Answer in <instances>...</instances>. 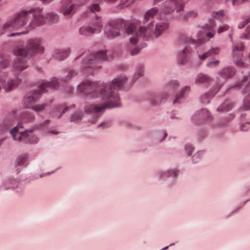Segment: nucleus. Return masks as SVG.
<instances>
[{"label":"nucleus","mask_w":250,"mask_h":250,"mask_svg":"<svg viewBox=\"0 0 250 250\" xmlns=\"http://www.w3.org/2000/svg\"><path fill=\"white\" fill-rule=\"evenodd\" d=\"M13 84L14 81L13 80H9L8 81L7 83L4 86L5 91L7 92L10 91L12 89Z\"/></svg>","instance_id":"e433bc0d"},{"label":"nucleus","mask_w":250,"mask_h":250,"mask_svg":"<svg viewBox=\"0 0 250 250\" xmlns=\"http://www.w3.org/2000/svg\"><path fill=\"white\" fill-rule=\"evenodd\" d=\"M52 133H54L55 134H57L58 133V132H54V131H52Z\"/></svg>","instance_id":"680f3d73"},{"label":"nucleus","mask_w":250,"mask_h":250,"mask_svg":"<svg viewBox=\"0 0 250 250\" xmlns=\"http://www.w3.org/2000/svg\"><path fill=\"white\" fill-rule=\"evenodd\" d=\"M46 19L51 23H56L59 21V16L57 14L53 12L48 13L46 15Z\"/></svg>","instance_id":"c85d7f7f"},{"label":"nucleus","mask_w":250,"mask_h":250,"mask_svg":"<svg viewBox=\"0 0 250 250\" xmlns=\"http://www.w3.org/2000/svg\"><path fill=\"white\" fill-rule=\"evenodd\" d=\"M105 124L104 123H103V124H100V125H98V127H100V126H103Z\"/></svg>","instance_id":"052dcab7"},{"label":"nucleus","mask_w":250,"mask_h":250,"mask_svg":"<svg viewBox=\"0 0 250 250\" xmlns=\"http://www.w3.org/2000/svg\"><path fill=\"white\" fill-rule=\"evenodd\" d=\"M242 38L246 39H250V25L248 27L246 32L244 33L243 36L242 37Z\"/></svg>","instance_id":"58836bf2"},{"label":"nucleus","mask_w":250,"mask_h":250,"mask_svg":"<svg viewBox=\"0 0 250 250\" xmlns=\"http://www.w3.org/2000/svg\"><path fill=\"white\" fill-rule=\"evenodd\" d=\"M22 126L21 125H17V138H18V140L19 141H24L25 142H30L31 143H36L37 142V140L36 138L35 140L32 141L30 139V136L27 133V131H25L24 132H18V128L21 127Z\"/></svg>","instance_id":"a211bd4d"},{"label":"nucleus","mask_w":250,"mask_h":250,"mask_svg":"<svg viewBox=\"0 0 250 250\" xmlns=\"http://www.w3.org/2000/svg\"><path fill=\"white\" fill-rule=\"evenodd\" d=\"M167 136V133H165V135H164V137H166Z\"/></svg>","instance_id":"e2e57ef3"},{"label":"nucleus","mask_w":250,"mask_h":250,"mask_svg":"<svg viewBox=\"0 0 250 250\" xmlns=\"http://www.w3.org/2000/svg\"><path fill=\"white\" fill-rule=\"evenodd\" d=\"M35 118V116L32 114L23 113L21 115L20 120L22 122L27 123L33 122Z\"/></svg>","instance_id":"cd10ccee"},{"label":"nucleus","mask_w":250,"mask_h":250,"mask_svg":"<svg viewBox=\"0 0 250 250\" xmlns=\"http://www.w3.org/2000/svg\"><path fill=\"white\" fill-rule=\"evenodd\" d=\"M127 78L121 76L113 80L111 83H100L96 82L86 81L81 83L78 86V91L85 95H90L92 97H101L104 101V103L98 104H89L85 107L86 113L95 114L94 119L91 121L95 123L98 117L102 111L106 108L118 107L120 105V98L115 92L120 89Z\"/></svg>","instance_id":"f257e3e1"},{"label":"nucleus","mask_w":250,"mask_h":250,"mask_svg":"<svg viewBox=\"0 0 250 250\" xmlns=\"http://www.w3.org/2000/svg\"><path fill=\"white\" fill-rule=\"evenodd\" d=\"M229 38H230V41H231V42H232V35H231V34H230L229 35Z\"/></svg>","instance_id":"bf43d9fd"},{"label":"nucleus","mask_w":250,"mask_h":250,"mask_svg":"<svg viewBox=\"0 0 250 250\" xmlns=\"http://www.w3.org/2000/svg\"><path fill=\"white\" fill-rule=\"evenodd\" d=\"M16 82H17V84H18V83H19L18 82V79L17 78V80H16Z\"/></svg>","instance_id":"0e129e2a"},{"label":"nucleus","mask_w":250,"mask_h":250,"mask_svg":"<svg viewBox=\"0 0 250 250\" xmlns=\"http://www.w3.org/2000/svg\"><path fill=\"white\" fill-rule=\"evenodd\" d=\"M140 49L141 48H139L138 47L134 48L131 51V55L132 56L136 55L139 51Z\"/></svg>","instance_id":"3c124183"},{"label":"nucleus","mask_w":250,"mask_h":250,"mask_svg":"<svg viewBox=\"0 0 250 250\" xmlns=\"http://www.w3.org/2000/svg\"><path fill=\"white\" fill-rule=\"evenodd\" d=\"M32 10L21 11L17 13V30L23 29L25 30L29 19L31 18Z\"/></svg>","instance_id":"f8f14e48"},{"label":"nucleus","mask_w":250,"mask_h":250,"mask_svg":"<svg viewBox=\"0 0 250 250\" xmlns=\"http://www.w3.org/2000/svg\"><path fill=\"white\" fill-rule=\"evenodd\" d=\"M224 15V11H219L218 12H216L213 15V17L215 18H219L220 17H223Z\"/></svg>","instance_id":"37998d69"},{"label":"nucleus","mask_w":250,"mask_h":250,"mask_svg":"<svg viewBox=\"0 0 250 250\" xmlns=\"http://www.w3.org/2000/svg\"><path fill=\"white\" fill-rule=\"evenodd\" d=\"M49 123H50V120H47L45 121H44L43 123L37 125L36 127L37 128L39 129V128L42 127V126L46 125L49 124Z\"/></svg>","instance_id":"8fccbe9b"},{"label":"nucleus","mask_w":250,"mask_h":250,"mask_svg":"<svg viewBox=\"0 0 250 250\" xmlns=\"http://www.w3.org/2000/svg\"><path fill=\"white\" fill-rule=\"evenodd\" d=\"M77 74V72H76L75 71L70 70L68 72L67 76H66L65 77H64L63 80L65 82H66L68 81L69 80H70L71 78L76 76Z\"/></svg>","instance_id":"473e14b6"},{"label":"nucleus","mask_w":250,"mask_h":250,"mask_svg":"<svg viewBox=\"0 0 250 250\" xmlns=\"http://www.w3.org/2000/svg\"><path fill=\"white\" fill-rule=\"evenodd\" d=\"M94 28L90 26H83L79 29L80 33L81 35L89 36L93 34L97 30L101 31L102 28V22L100 17H96V21L93 23Z\"/></svg>","instance_id":"4468645a"},{"label":"nucleus","mask_w":250,"mask_h":250,"mask_svg":"<svg viewBox=\"0 0 250 250\" xmlns=\"http://www.w3.org/2000/svg\"><path fill=\"white\" fill-rule=\"evenodd\" d=\"M15 184V180L13 177H8L6 178L3 184V188L5 189H14Z\"/></svg>","instance_id":"5701e85b"},{"label":"nucleus","mask_w":250,"mask_h":250,"mask_svg":"<svg viewBox=\"0 0 250 250\" xmlns=\"http://www.w3.org/2000/svg\"><path fill=\"white\" fill-rule=\"evenodd\" d=\"M143 67L142 66H139L136 69L134 74V78L136 80L143 75Z\"/></svg>","instance_id":"2f4dec72"},{"label":"nucleus","mask_w":250,"mask_h":250,"mask_svg":"<svg viewBox=\"0 0 250 250\" xmlns=\"http://www.w3.org/2000/svg\"><path fill=\"white\" fill-rule=\"evenodd\" d=\"M13 54H15V51H13Z\"/></svg>","instance_id":"338daca9"},{"label":"nucleus","mask_w":250,"mask_h":250,"mask_svg":"<svg viewBox=\"0 0 250 250\" xmlns=\"http://www.w3.org/2000/svg\"><path fill=\"white\" fill-rule=\"evenodd\" d=\"M220 48L218 47H215L210 49L202 55H198V57L200 60H203L209 57L217 55L220 53Z\"/></svg>","instance_id":"412c9836"},{"label":"nucleus","mask_w":250,"mask_h":250,"mask_svg":"<svg viewBox=\"0 0 250 250\" xmlns=\"http://www.w3.org/2000/svg\"><path fill=\"white\" fill-rule=\"evenodd\" d=\"M4 140H5L4 138L0 139V146L3 143V141H4Z\"/></svg>","instance_id":"6e6d98bb"},{"label":"nucleus","mask_w":250,"mask_h":250,"mask_svg":"<svg viewBox=\"0 0 250 250\" xmlns=\"http://www.w3.org/2000/svg\"><path fill=\"white\" fill-rule=\"evenodd\" d=\"M219 63L220 62L218 60L210 61L207 63V66L209 68H212L218 66L219 64Z\"/></svg>","instance_id":"f704fd0d"},{"label":"nucleus","mask_w":250,"mask_h":250,"mask_svg":"<svg viewBox=\"0 0 250 250\" xmlns=\"http://www.w3.org/2000/svg\"><path fill=\"white\" fill-rule=\"evenodd\" d=\"M61 115L59 116V118H61Z\"/></svg>","instance_id":"774afa93"},{"label":"nucleus","mask_w":250,"mask_h":250,"mask_svg":"<svg viewBox=\"0 0 250 250\" xmlns=\"http://www.w3.org/2000/svg\"><path fill=\"white\" fill-rule=\"evenodd\" d=\"M69 53V49H59L55 51L54 57L59 60L65 59Z\"/></svg>","instance_id":"4be33fe9"},{"label":"nucleus","mask_w":250,"mask_h":250,"mask_svg":"<svg viewBox=\"0 0 250 250\" xmlns=\"http://www.w3.org/2000/svg\"><path fill=\"white\" fill-rule=\"evenodd\" d=\"M15 22L12 21H8L5 22L2 28L0 29V35L5 34L8 37L15 36L16 33L11 32L15 30Z\"/></svg>","instance_id":"f3484780"},{"label":"nucleus","mask_w":250,"mask_h":250,"mask_svg":"<svg viewBox=\"0 0 250 250\" xmlns=\"http://www.w3.org/2000/svg\"><path fill=\"white\" fill-rule=\"evenodd\" d=\"M41 42L40 39H32L28 41L27 47L20 48L17 50V71H22L27 67L26 60L28 57L42 52L44 48L41 45Z\"/></svg>","instance_id":"7ed1b4c3"},{"label":"nucleus","mask_w":250,"mask_h":250,"mask_svg":"<svg viewBox=\"0 0 250 250\" xmlns=\"http://www.w3.org/2000/svg\"><path fill=\"white\" fill-rule=\"evenodd\" d=\"M200 159V153L198 152L197 153L195 154L192 157V161L194 163L197 162Z\"/></svg>","instance_id":"49530a36"},{"label":"nucleus","mask_w":250,"mask_h":250,"mask_svg":"<svg viewBox=\"0 0 250 250\" xmlns=\"http://www.w3.org/2000/svg\"><path fill=\"white\" fill-rule=\"evenodd\" d=\"M190 88L189 86H185L181 91L179 95H177L173 101L174 104L179 103L181 99L184 98L190 91Z\"/></svg>","instance_id":"393cba45"},{"label":"nucleus","mask_w":250,"mask_h":250,"mask_svg":"<svg viewBox=\"0 0 250 250\" xmlns=\"http://www.w3.org/2000/svg\"><path fill=\"white\" fill-rule=\"evenodd\" d=\"M16 114L14 111L8 114L3 121L0 124V134H3L13 125L15 121Z\"/></svg>","instance_id":"dca6fc26"},{"label":"nucleus","mask_w":250,"mask_h":250,"mask_svg":"<svg viewBox=\"0 0 250 250\" xmlns=\"http://www.w3.org/2000/svg\"><path fill=\"white\" fill-rule=\"evenodd\" d=\"M229 29V26L227 25H224L218 28L217 30L218 33L220 34L223 32L226 31Z\"/></svg>","instance_id":"ea45409f"},{"label":"nucleus","mask_w":250,"mask_h":250,"mask_svg":"<svg viewBox=\"0 0 250 250\" xmlns=\"http://www.w3.org/2000/svg\"><path fill=\"white\" fill-rule=\"evenodd\" d=\"M10 134L12 135L13 139L15 140L16 136V126L13 127L10 131Z\"/></svg>","instance_id":"603ef678"},{"label":"nucleus","mask_w":250,"mask_h":250,"mask_svg":"<svg viewBox=\"0 0 250 250\" xmlns=\"http://www.w3.org/2000/svg\"><path fill=\"white\" fill-rule=\"evenodd\" d=\"M82 113L81 112H77L74 114L71 117V121H78L82 118Z\"/></svg>","instance_id":"72a5a7b5"},{"label":"nucleus","mask_w":250,"mask_h":250,"mask_svg":"<svg viewBox=\"0 0 250 250\" xmlns=\"http://www.w3.org/2000/svg\"><path fill=\"white\" fill-rule=\"evenodd\" d=\"M213 36L214 34L212 32L205 31L203 33H199L197 40H192L188 38H186L185 39V42L188 43V44L179 55V63L184 64L189 61L192 54V49L190 46V44H194L196 47V45L197 44L203 43L208 40L207 38H213Z\"/></svg>","instance_id":"20e7f679"},{"label":"nucleus","mask_w":250,"mask_h":250,"mask_svg":"<svg viewBox=\"0 0 250 250\" xmlns=\"http://www.w3.org/2000/svg\"><path fill=\"white\" fill-rule=\"evenodd\" d=\"M213 79L208 75L200 74L198 75L195 79V83L198 84H209L212 82Z\"/></svg>","instance_id":"aec40b11"},{"label":"nucleus","mask_w":250,"mask_h":250,"mask_svg":"<svg viewBox=\"0 0 250 250\" xmlns=\"http://www.w3.org/2000/svg\"><path fill=\"white\" fill-rule=\"evenodd\" d=\"M167 28L168 24L166 23L162 22L156 24L154 32L156 36L160 35Z\"/></svg>","instance_id":"b1692460"},{"label":"nucleus","mask_w":250,"mask_h":250,"mask_svg":"<svg viewBox=\"0 0 250 250\" xmlns=\"http://www.w3.org/2000/svg\"><path fill=\"white\" fill-rule=\"evenodd\" d=\"M132 3V1L130 0H121V3L125 6H128Z\"/></svg>","instance_id":"09e8293b"},{"label":"nucleus","mask_w":250,"mask_h":250,"mask_svg":"<svg viewBox=\"0 0 250 250\" xmlns=\"http://www.w3.org/2000/svg\"><path fill=\"white\" fill-rule=\"evenodd\" d=\"M127 26L126 22L122 20L111 21L105 28V35L109 39H114L120 34V31L124 28L126 27V30Z\"/></svg>","instance_id":"0eeeda50"},{"label":"nucleus","mask_w":250,"mask_h":250,"mask_svg":"<svg viewBox=\"0 0 250 250\" xmlns=\"http://www.w3.org/2000/svg\"><path fill=\"white\" fill-rule=\"evenodd\" d=\"M192 13H188L187 14V17H191V15H192Z\"/></svg>","instance_id":"13d9d810"},{"label":"nucleus","mask_w":250,"mask_h":250,"mask_svg":"<svg viewBox=\"0 0 250 250\" xmlns=\"http://www.w3.org/2000/svg\"><path fill=\"white\" fill-rule=\"evenodd\" d=\"M250 125V122H247L246 123L243 124L240 126V129L242 131H247L248 129V126Z\"/></svg>","instance_id":"a18cd8bd"},{"label":"nucleus","mask_w":250,"mask_h":250,"mask_svg":"<svg viewBox=\"0 0 250 250\" xmlns=\"http://www.w3.org/2000/svg\"><path fill=\"white\" fill-rule=\"evenodd\" d=\"M158 12L157 8H152L147 11L145 16V23L147 26H141L137 31L135 29V26L133 23H130L126 28V33L130 35V42L133 44H136L141 39H145L147 40L148 36L151 33L153 29L152 19L153 17L156 15Z\"/></svg>","instance_id":"f03ea898"},{"label":"nucleus","mask_w":250,"mask_h":250,"mask_svg":"<svg viewBox=\"0 0 250 250\" xmlns=\"http://www.w3.org/2000/svg\"><path fill=\"white\" fill-rule=\"evenodd\" d=\"M235 86L240 87L244 93H248L244 100V107L246 109H250V72L237 83Z\"/></svg>","instance_id":"1a4fd4ad"},{"label":"nucleus","mask_w":250,"mask_h":250,"mask_svg":"<svg viewBox=\"0 0 250 250\" xmlns=\"http://www.w3.org/2000/svg\"><path fill=\"white\" fill-rule=\"evenodd\" d=\"M47 105L46 104H39L34 105L31 109L37 112H41L44 110Z\"/></svg>","instance_id":"7c9ffc66"},{"label":"nucleus","mask_w":250,"mask_h":250,"mask_svg":"<svg viewBox=\"0 0 250 250\" xmlns=\"http://www.w3.org/2000/svg\"><path fill=\"white\" fill-rule=\"evenodd\" d=\"M244 45L242 43L236 45L233 48V56L235 64L238 66L245 68L247 66L243 61L242 53L240 51L244 49Z\"/></svg>","instance_id":"ddd939ff"},{"label":"nucleus","mask_w":250,"mask_h":250,"mask_svg":"<svg viewBox=\"0 0 250 250\" xmlns=\"http://www.w3.org/2000/svg\"><path fill=\"white\" fill-rule=\"evenodd\" d=\"M210 117V114L208 111L207 109H204L201 110L199 113H196L193 117V119L195 120L196 123L198 124L199 121L208 119Z\"/></svg>","instance_id":"6ab92c4d"},{"label":"nucleus","mask_w":250,"mask_h":250,"mask_svg":"<svg viewBox=\"0 0 250 250\" xmlns=\"http://www.w3.org/2000/svg\"><path fill=\"white\" fill-rule=\"evenodd\" d=\"M101 8L98 4L94 3L89 7L90 11L92 13H95L100 11Z\"/></svg>","instance_id":"c9c22d12"},{"label":"nucleus","mask_w":250,"mask_h":250,"mask_svg":"<svg viewBox=\"0 0 250 250\" xmlns=\"http://www.w3.org/2000/svg\"><path fill=\"white\" fill-rule=\"evenodd\" d=\"M76 5L72 3L70 0H63L62 2L61 12L65 17H70L75 12Z\"/></svg>","instance_id":"2eb2a0df"},{"label":"nucleus","mask_w":250,"mask_h":250,"mask_svg":"<svg viewBox=\"0 0 250 250\" xmlns=\"http://www.w3.org/2000/svg\"><path fill=\"white\" fill-rule=\"evenodd\" d=\"M235 68L231 66H227L220 70L218 73L219 77L217 78V87L220 89L228 79L231 78L235 75Z\"/></svg>","instance_id":"9d476101"},{"label":"nucleus","mask_w":250,"mask_h":250,"mask_svg":"<svg viewBox=\"0 0 250 250\" xmlns=\"http://www.w3.org/2000/svg\"><path fill=\"white\" fill-rule=\"evenodd\" d=\"M67 109H68V107H65V108L63 109V111H62V113H65V112L67 110Z\"/></svg>","instance_id":"4d7b16f0"},{"label":"nucleus","mask_w":250,"mask_h":250,"mask_svg":"<svg viewBox=\"0 0 250 250\" xmlns=\"http://www.w3.org/2000/svg\"><path fill=\"white\" fill-rule=\"evenodd\" d=\"M233 106V104L229 100L226 101L221 104L218 108V111H228Z\"/></svg>","instance_id":"a878e982"},{"label":"nucleus","mask_w":250,"mask_h":250,"mask_svg":"<svg viewBox=\"0 0 250 250\" xmlns=\"http://www.w3.org/2000/svg\"><path fill=\"white\" fill-rule=\"evenodd\" d=\"M106 60V55L104 51L97 52L90 55L86 60L82 62L83 69H86L87 73L92 74L101 67L99 63Z\"/></svg>","instance_id":"423d86ee"},{"label":"nucleus","mask_w":250,"mask_h":250,"mask_svg":"<svg viewBox=\"0 0 250 250\" xmlns=\"http://www.w3.org/2000/svg\"><path fill=\"white\" fill-rule=\"evenodd\" d=\"M168 248V246L166 247V248H165L163 250H166Z\"/></svg>","instance_id":"69168bd1"},{"label":"nucleus","mask_w":250,"mask_h":250,"mask_svg":"<svg viewBox=\"0 0 250 250\" xmlns=\"http://www.w3.org/2000/svg\"><path fill=\"white\" fill-rule=\"evenodd\" d=\"M219 88L217 87L213 94L208 92L203 95L200 99L201 102L204 104H208L209 102L210 99L214 96L217 91L219 90Z\"/></svg>","instance_id":"bb28decb"},{"label":"nucleus","mask_w":250,"mask_h":250,"mask_svg":"<svg viewBox=\"0 0 250 250\" xmlns=\"http://www.w3.org/2000/svg\"><path fill=\"white\" fill-rule=\"evenodd\" d=\"M216 25L215 22L213 20L209 21V23L206 26V30H211L215 27Z\"/></svg>","instance_id":"4c0bfd02"},{"label":"nucleus","mask_w":250,"mask_h":250,"mask_svg":"<svg viewBox=\"0 0 250 250\" xmlns=\"http://www.w3.org/2000/svg\"><path fill=\"white\" fill-rule=\"evenodd\" d=\"M183 0H167L164 3L162 10L165 14H169L176 10L177 12L181 11L183 8Z\"/></svg>","instance_id":"9b49d317"},{"label":"nucleus","mask_w":250,"mask_h":250,"mask_svg":"<svg viewBox=\"0 0 250 250\" xmlns=\"http://www.w3.org/2000/svg\"><path fill=\"white\" fill-rule=\"evenodd\" d=\"M247 0H232V3L233 6L239 5Z\"/></svg>","instance_id":"de8ad7c7"},{"label":"nucleus","mask_w":250,"mask_h":250,"mask_svg":"<svg viewBox=\"0 0 250 250\" xmlns=\"http://www.w3.org/2000/svg\"><path fill=\"white\" fill-rule=\"evenodd\" d=\"M59 83L55 78L51 82L42 83L40 86L39 89L32 93L27 95L23 100V105L28 108H32L34 104L36 103L41 97V92H46L48 91L47 88L55 89L59 87Z\"/></svg>","instance_id":"39448f33"},{"label":"nucleus","mask_w":250,"mask_h":250,"mask_svg":"<svg viewBox=\"0 0 250 250\" xmlns=\"http://www.w3.org/2000/svg\"><path fill=\"white\" fill-rule=\"evenodd\" d=\"M185 149L186 151L190 155L193 150V148L192 146L188 145L185 147Z\"/></svg>","instance_id":"c03bdc74"},{"label":"nucleus","mask_w":250,"mask_h":250,"mask_svg":"<svg viewBox=\"0 0 250 250\" xmlns=\"http://www.w3.org/2000/svg\"><path fill=\"white\" fill-rule=\"evenodd\" d=\"M169 86L170 88L175 89L179 86V84L177 81H173L169 83Z\"/></svg>","instance_id":"79ce46f5"},{"label":"nucleus","mask_w":250,"mask_h":250,"mask_svg":"<svg viewBox=\"0 0 250 250\" xmlns=\"http://www.w3.org/2000/svg\"><path fill=\"white\" fill-rule=\"evenodd\" d=\"M117 0H105L106 2H110V3H113L115 1H116Z\"/></svg>","instance_id":"5fc2aeb1"},{"label":"nucleus","mask_w":250,"mask_h":250,"mask_svg":"<svg viewBox=\"0 0 250 250\" xmlns=\"http://www.w3.org/2000/svg\"><path fill=\"white\" fill-rule=\"evenodd\" d=\"M31 21L28 25L25 27V30L22 32H17V36L26 34L30 29H34L37 26L43 24L45 21V18L42 15L41 11H33L31 14Z\"/></svg>","instance_id":"6e6552de"},{"label":"nucleus","mask_w":250,"mask_h":250,"mask_svg":"<svg viewBox=\"0 0 250 250\" xmlns=\"http://www.w3.org/2000/svg\"><path fill=\"white\" fill-rule=\"evenodd\" d=\"M250 22V17L244 21L240 22L239 23V24H238V27L240 29L242 28L245 26V25L246 24Z\"/></svg>","instance_id":"a19ab883"},{"label":"nucleus","mask_w":250,"mask_h":250,"mask_svg":"<svg viewBox=\"0 0 250 250\" xmlns=\"http://www.w3.org/2000/svg\"><path fill=\"white\" fill-rule=\"evenodd\" d=\"M27 155L23 154L20 155L18 159L17 160V166H26L27 165Z\"/></svg>","instance_id":"c756f323"},{"label":"nucleus","mask_w":250,"mask_h":250,"mask_svg":"<svg viewBox=\"0 0 250 250\" xmlns=\"http://www.w3.org/2000/svg\"><path fill=\"white\" fill-rule=\"evenodd\" d=\"M167 174H168V176L173 175V176H175L176 175V172L175 170L168 171L167 172Z\"/></svg>","instance_id":"864d4df0"}]
</instances>
